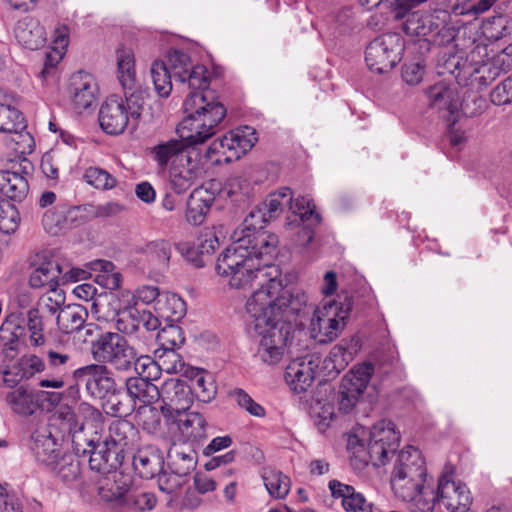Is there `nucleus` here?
<instances>
[{"mask_svg": "<svg viewBox=\"0 0 512 512\" xmlns=\"http://www.w3.org/2000/svg\"><path fill=\"white\" fill-rule=\"evenodd\" d=\"M277 245L278 237L272 233L238 237L219 255L216 272L234 289L246 291L264 285L281 276L279 267L269 263Z\"/></svg>", "mask_w": 512, "mask_h": 512, "instance_id": "nucleus-1", "label": "nucleus"}, {"mask_svg": "<svg viewBox=\"0 0 512 512\" xmlns=\"http://www.w3.org/2000/svg\"><path fill=\"white\" fill-rule=\"evenodd\" d=\"M308 297L299 289H285L281 276L254 288L245 310L254 330L287 323L283 318L297 315Z\"/></svg>", "mask_w": 512, "mask_h": 512, "instance_id": "nucleus-2", "label": "nucleus"}, {"mask_svg": "<svg viewBox=\"0 0 512 512\" xmlns=\"http://www.w3.org/2000/svg\"><path fill=\"white\" fill-rule=\"evenodd\" d=\"M390 484L398 499L410 503L412 512L433 511V487L427 482L425 460L418 448L407 446L398 453Z\"/></svg>", "mask_w": 512, "mask_h": 512, "instance_id": "nucleus-3", "label": "nucleus"}, {"mask_svg": "<svg viewBox=\"0 0 512 512\" xmlns=\"http://www.w3.org/2000/svg\"><path fill=\"white\" fill-rule=\"evenodd\" d=\"M125 99L112 95L101 105L99 110V124L102 130L109 135L122 134L131 125L137 127L141 116L144 98L134 94H124Z\"/></svg>", "mask_w": 512, "mask_h": 512, "instance_id": "nucleus-4", "label": "nucleus"}, {"mask_svg": "<svg viewBox=\"0 0 512 512\" xmlns=\"http://www.w3.org/2000/svg\"><path fill=\"white\" fill-rule=\"evenodd\" d=\"M88 449H83L84 454H89V466L92 470L106 474L105 484L98 487L100 497L106 501L118 500L123 492L119 487H115L116 473L113 471L121 463L119 452L113 450L105 442H100L98 438H92L87 441Z\"/></svg>", "mask_w": 512, "mask_h": 512, "instance_id": "nucleus-5", "label": "nucleus"}, {"mask_svg": "<svg viewBox=\"0 0 512 512\" xmlns=\"http://www.w3.org/2000/svg\"><path fill=\"white\" fill-rule=\"evenodd\" d=\"M91 354L98 364H108L118 371L133 366L136 349L119 333L103 332L91 344Z\"/></svg>", "mask_w": 512, "mask_h": 512, "instance_id": "nucleus-6", "label": "nucleus"}, {"mask_svg": "<svg viewBox=\"0 0 512 512\" xmlns=\"http://www.w3.org/2000/svg\"><path fill=\"white\" fill-rule=\"evenodd\" d=\"M404 39L398 33H385L373 39L366 47L367 67L375 73L391 71L402 59Z\"/></svg>", "mask_w": 512, "mask_h": 512, "instance_id": "nucleus-7", "label": "nucleus"}, {"mask_svg": "<svg viewBox=\"0 0 512 512\" xmlns=\"http://www.w3.org/2000/svg\"><path fill=\"white\" fill-rule=\"evenodd\" d=\"M349 307L341 303L329 301L316 307L311 318V335L319 343L334 341L346 326Z\"/></svg>", "mask_w": 512, "mask_h": 512, "instance_id": "nucleus-8", "label": "nucleus"}, {"mask_svg": "<svg viewBox=\"0 0 512 512\" xmlns=\"http://www.w3.org/2000/svg\"><path fill=\"white\" fill-rule=\"evenodd\" d=\"M434 509L432 512H466L471 503V493L465 483L455 480L452 473L445 472L438 479L437 490L433 489Z\"/></svg>", "mask_w": 512, "mask_h": 512, "instance_id": "nucleus-9", "label": "nucleus"}, {"mask_svg": "<svg viewBox=\"0 0 512 512\" xmlns=\"http://www.w3.org/2000/svg\"><path fill=\"white\" fill-rule=\"evenodd\" d=\"M399 440V433L391 421L383 420L375 424L364 454L367 463L370 462L375 467L384 466L389 460V455L395 453Z\"/></svg>", "mask_w": 512, "mask_h": 512, "instance_id": "nucleus-10", "label": "nucleus"}, {"mask_svg": "<svg viewBox=\"0 0 512 512\" xmlns=\"http://www.w3.org/2000/svg\"><path fill=\"white\" fill-rule=\"evenodd\" d=\"M255 332L259 336L256 357L268 366H274L283 359L287 342L291 334V327L288 323H282L277 326L257 329Z\"/></svg>", "mask_w": 512, "mask_h": 512, "instance_id": "nucleus-11", "label": "nucleus"}, {"mask_svg": "<svg viewBox=\"0 0 512 512\" xmlns=\"http://www.w3.org/2000/svg\"><path fill=\"white\" fill-rule=\"evenodd\" d=\"M167 66L176 81L187 84L191 91L207 89L208 70L203 65H193L188 54L171 50L167 55Z\"/></svg>", "mask_w": 512, "mask_h": 512, "instance_id": "nucleus-12", "label": "nucleus"}, {"mask_svg": "<svg viewBox=\"0 0 512 512\" xmlns=\"http://www.w3.org/2000/svg\"><path fill=\"white\" fill-rule=\"evenodd\" d=\"M159 399L162 401L160 413L166 424H173L176 417L189 411L193 403L191 389L185 382L175 379L163 383Z\"/></svg>", "mask_w": 512, "mask_h": 512, "instance_id": "nucleus-13", "label": "nucleus"}, {"mask_svg": "<svg viewBox=\"0 0 512 512\" xmlns=\"http://www.w3.org/2000/svg\"><path fill=\"white\" fill-rule=\"evenodd\" d=\"M184 113H191L205 125L217 132V127L226 115L225 107L214 97H209L206 89L191 91L184 103Z\"/></svg>", "mask_w": 512, "mask_h": 512, "instance_id": "nucleus-14", "label": "nucleus"}, {"mask_svg": "<svg viewBox=\"0 0 512 512\" xmlns=\"http://www.w3.org/2000/svg\"><path fill=\"white\" fill-rule=\"evenodd\" d=\"M73 377L85 383V389L92 398L103 399L117 391L112 371L104 364H89L77 368Z\"/></svg>", "mask_w": 512, "mask_h": 512, "instance_id": "nucleus-15", "label": "nucleus"}, {"mask_svg": "<svg viewBox=\"0 0 512 512\" xmlns=\"http://www.w3.org/2000/svg\"><path fill=\"white\" fill-rule=\"evenodd\" d=\"M32 171L33 164L26 158L14 163L9 170L0 171V192L13 201H23L29 192Z\"/></svg>", "mask_w": 512, "mask_h": 512, "instance_id": "nucleus-16", "label": "nucleus"}, {"mask_svg": "<svg viewBox=\"0 0 512 512\" xmlns=\"http://www.w3.org/2000/svg\"><path fill=\"white\" fill-rule=\"evenodd\" d=\"M125 296L128 297L127 302L134 305V307H136L139 302L148 305L153 303L159 297L164 298L166 317L173 319H179L185 313V303L178 295L173 293H165L161 295L158 287L153 285L140 286L134 293L129 291L123 292V297ZM161 302L162 299L158 301V304Z\"/></svg>", "mask_w": 512, "mask_h": 512, "instance_id": "nucleus-17", "label": "nucleus"}, {"mask_svg": "<svg viewBox=\"0 0 512 512\" xmlns=\"http://www.w3.org/2000/svg\"><path fill=\"white\" fill-rule=\"evenodd\" d=\"M68 90L73 108L78 113L95 106L98 86L91 74L83 71L74 73L70 78Z\"/></svg>", "mask_w": 512, "mask_h": 512, "instance_id": "nucleus-18", "label": "nucleus"}, {"mask_svg": "<svg viewBox=\"0 0 512 512\" xmlns=\"http://www.w3.org/2000/svg\"><path fill=\"white\" fill-rule=\"evenodd\" d=\"M429 105L432 108L444 111L443 118L455 124L458 117L459 98L455 89L446 81L438 82L425 91Z\"/></svg>", "mask_w": 512, "mask_h": 512, "instance_id": "nucleus-19", "label": "nucleus"}, {"mask_svg": "<svg viewBox=\"0 0 512 512\" xmlns=\"http://www.w3.org/2000/svg\"><path fill=\"white\" fill-rule=\"evenodd\" d=\"M46 394L44 391L22 385L8 392L5 396V401L14 414L21 417H29L41 409Z\"/></svg>", "mask_w": 512, "mask_h": 512, "instance_id": "nucleus-20", "label": "nucleus"}, {"mask_svg": "<svg viewBox=\"0 0 512 512\" xmlns=\"http://www.w3.org/2000/svg\"><path fill=\"white\" fill-rule=\"evenodd\" d=\"M167 425L171 429V440L179 436L184 442L195 443L207 437L206 419L198 412L187 411Z\"/></svg>", "mask_w": 512, "mask_h": 512, "instance_id": "nucleus-21", "label": "nucleus"}, {"mask_svg": "<svg viewBox=\"0 0 512 512\" xmlns=\"http://www.w3.org/2000/svg\"><path fill=\"white\" fill-rule=\"evenodd\" d=\"M139 439L138 429L130 421L120 419L111 423L104 442L123 458V453L132 452L138 447Z\"/></svg>", "mask_w": 512, "mask_h": 512, "instance_id": "nucleus-22", "label": "nucleus"}, {"mask_svg": "<svg viewBox=\"0 0 512 512\" xmlns=\"http://www.w3.org/2000/svg\"><path fill=\"white\" fill-rule=\"evenodd\" d=\"M169 186L177 194H183L190 189L201 174L197 157L189 154L185 160L169 167Z\"/></svg>", "mask_w": 512, "mask_h": 512, "instance_id": "nucleus-23", "label": "nucleus"}, {"mask_svg": "<svg viewBox=\"0 0 512 512\" xmlns=\"http://www.w3.org/2000/svg\"><path fill=\"white\" fill-rule=\"evenodd\" d=\"M226 156L218 163H230L245 155L257 142L255 129L250 126L236 128L223 136Z\"/></svg>", "mask_w": 512, "mask_h": 512, "instance_id": "nucleus-24", "label": "nucleus"}, {"mask_svg": "<svg viewBox=\"0 0 512 512\" xmlns=\"http://www.w3.org/2000/svg\"><path fill=\"white\" fill-rule=\"evenodd\" d=\"M316 364L312 359L299 357L292 360L285 370V381L295 393H304L312 385Z\"/></svg>", "mask_w": 512, "mask_h": 512, "instance_id": "nucleus-25", "label": "nucleus"}, {"mask_svg": "<svg viewBox=\"0 0 512 512\" xmlns=\"http://www.w3.org/2000/svg\"><path fill=\"white\" fill-rule=\"evenodd\" d=\"M116 76L124 94L137 93L143 96L137 81L135 56L130 48L120 47L116 50Z\"/></svg>", "mask_w": 512, "mask_h": 512, "instance_id": "nucleus-26", "label": "nucleus"}, {"mask_svg": "<svg viewBox=\"0 0 512 512\" xmlns=\"http://www.w3.org/2000/svg\"><path fill=\"white\" fill-rule=\"evenodd\" d=\"M181 138L163 141L150 149L152 159L157 163L161 170L167 169L169 166L178 164L192 152Z\"/></svg>", "mask_w": 512, "mask_h": 512, "instance_id": "nucleus-27", "label": "nucleus"}, {"mask_svg": "<svg viewBox=\"0 0 512 512\" xmlns=\"http://www.w3.org/2000/svg\"><path fill=\"white\" fill-rule=\"evenodd\" d=\"M33 263L35 268L30 274L29 284L32 288L55 290L58 288V278L62 273L59 263L54 259H46L40 255Z\"/></svg>", "mask_w": 512, "mask_h": 512, "instance_id": "nucleus-28", "label": "nucleus"}, {"mask_svg": "<svg viewBox=\"0 0 512 512\" xmlns=\"http://www.w3.org/2000/svg\"><path fill=\"white\" fill-rule=\"evenodd\" d=\"M18 43L29 50H38L46 43V32L40 22L31 16L19 20L15 27Z\"/></svg>", "mask_w": 512, "mask_h": 512, "instance_id": "nucleus-29", "label": "nucleus"}, {"mask_svg": "<svg viewBox=\"0 0 512 512\" xmlns=\"http://www.w3.org/2000/svg\"><path fill=\"white\" fill-rule=\"evenodd\" d=\"M444 20L440 19L437 12L417 11L408 16L403 24L407 35L427 38L439 32Z\"/></svg>", "mask_w": 512, "mask_h": 512, "instance_id": "nucleus-30", "label": "nucleus"}, {"mask_svg": "<svg viewBox=\"0 0 512 512\" xmlns=\"http://www.w3.org/2000/svg\"><path fill=\"white\" fill-rule=\"evenodd\" d=\"M185 114L186 116L178 124L176 131L187 146L203 144L216 134V132L207 127L204 122H201V119L196 118L191 113Z\"/></svg>", "mask_w": 512, "mask_h": 512, "instance_id": "nucleus-31", "label": "nucleus"}, {"mask_svg": "<svg viewBox=\"0 0 512 512\" xmlns=\"http://www.w3.org/2000/svg\"><path fill=\"white\" fill-rule=\"evenodd\" d=\"M29 448L38 462L49 467L55 465L59 452L50 433L34 431L29 439Z\"/></svg>", "mask_w": 512, "mask_h": 512, "instance_id": "nucleus-32", "label": "nucleus"}, {"mask_svg": "<svg viewBox=\"0 0 512 512\" xmlns=\"http://www.w3.org/2000/svg\"><path fill=\"white\" fill-rule=\"evenodd\" d=\"M374 372L371 363L355 365L343 378L340 384L342 393H352L361 396L366 390Z\"/></svg>", "mask_w": 512, "mask_h": 512, "instance_id": "nucleus-33", "label": "nucleus"}, {"mask_svg": "<svg viewBox=\"0 0 512 512\" xmlns=\"http://www.w3.org/2000/svg\"><path fill=\"white\" fill-rule=\"evenodd\" d=\"M125 385L127 395L134 405H136V401H139L146 406L159 399L160 389L150 379L130 377L126 380Z\"/></svg>", "mask_w": 512, "mask_h": 512, "instance_id": "nucleus-34", "label": "nucleus"}, {"mask_svg": "<svg viewBox=\"0 0 512 512\" xmlns=\"http://www.w3.org/2000/svg\"><path fill=\"white\" fill-rule=\"evenodd\" d=\"M139 425L148 434L163 440H171L170 426L166 425V420H161L158 410L146 405L141 407L138 412Z\"/></svg>", "mask_w": 512, "mask_h": 512, "instance_id": "nucleus-35", "label": "nucleus"}, {"mask_svg": "<svg viewBox=\"0 0 512 512\" xmlns=\"http://www.w3.org/2000/svg\"><path fill=\"white\" fill-rule=\"evenodd\" d=\"M88 312L85 307L79 304L64 306L56 317L58 329L65 334L79 331L85 324Z\"/></svg>", "mask_w": 512, "mask_h": 512, "instance_id": "nucleus-36", "label": "nucleus"}, {"mask_svg": "<svg viewBox=\"0 0 512 512\" xmlns=\"http://www.w3.org/2000/svg\"><path fill=\"white\" fill-rule=\"evenodd\" d=\"M213 203V197L207 190L195 189L187 201L186 219L190 224L200 225Z\"/></svg>", "mask_w": 512, "mask_h": 512, "instance_id": "nucleus-37", "label": "nucleus"}, {"mask_svg": "<svg viewBox=\"0 0 512 512\" xmlns=\"http://www.w3.org/2000/svg\"><path fill=\"white\" fill-rule=\"evenodd\" d=\"M512 69V45L482 62V84L495 80L500 74Z\"/></svg>", "mask_w": 512, "mask_h": 512, "instance_id": "nucleus-38", "label": "nucleus"}, {"mask_svg": "<svg viewBox=\"0 0 512 512\" xmlns=\"http://www.w3.org/2000/svg\"><path fill=\"white\" fill-rule=\"evenodd\" d=\"M191 396L194 394L197 399L204 403L212 401L217 393V388L211 374L201 369H192L190 375Z\"/></svg>", "mask_w": 512, "mask_h": 512, "instance_id": "nucleus-39", "label": "nucleus"}, {"mask_svg": "<svg viewBox=\"0 0 512 512\" xmlns=\"http://www.w3.org/2000/svg\"><path fill=\"white\" fill-rule=\"evenodd\" d=\"M90 269L95 272V282L109 290L118 289L122 282V275L115 270V265L107 260H94L89 263Z\"/></svg>", "mask_w": 512, "mask_h": 512, "instance_id": "nucleus-40", "label": "nucleus"}, {"mask_svg": "<svg viewBox=\"0 0 512 512\" xmlns=\"http://www.w3.org/2000/svg\"><path fill=\"white\" fill-rule=\"evenodd\" d=\"M353 351L350 349V343L342 340L335 345L324 359V369L328 374H339L353 360Z\"/></svg>", "mask_w": 512, "mask_h": 512, "instance_id": "nucleus-41", "label": "nucleus"}, {"mask_svg": "<svg viewBox=\"0 0 512 512\" xmlns=\"http://www.w3.org/2000/svg\"><path fill=\"white\" fill-rule=\"evenodd\" d=\"M269 221L271 219L260 203L249 212L242 223V227L234 232V239L237 240L238 237L244 236L252 237V235L259 233H269L263 230L264 225Z\"/></svg>", "mask_w": 512, "mask_h": 512, "instance_id": "nucleus-42", "label": "nucleus"}, {"mask_svg": "<svg viewBox=\"0 0 512 512\" xmlns=\"http://www.w3.org/2000/svg\"><path fill=\"white\" fill-rule=\"evenodd\" d=\"M475 52L472 51L469 57L462 60L458 72L455 74V80L461 87H467L471 91L480 89V77L477 74L480 71V64L475 61Z\"/></svg>", "mask_w": 512, "mask_h": 512, "instance_id": "nucleus-43", "label": "nucleus"}, {"mask_svg": "<svg viewBox=\"0 0 512 512\" xmlns=\"http://www.w3.org/2000/svg\"><path fill=\"white\" fill-rule=\"evenodd\" d=\"M261 476L265 488L271 497L283 499L288 495L291 488V482L290 479L281 471L264 468Z\"/></svg>", "mask_w": 512, "mask_h": 512, "instance_id": "nucleus-44", "label": "nucleus"}, {"mask_svg": "<svg viewBox=\"0 0 512 512\" xmlns=\"http://www.w3.org/2000/svg\"><path fill=\"white\" fill-rule=\"evenodd\" d=\"M145 255L149 264L158 271L168 267L171 257V245L167 240H155L145 246Z\"/></svg>", "mask_w": 512, "mask_h": 512, "instance_id": "nucleus-45", "label": "nucleus"}, {"mask_svg": "<svg viewBox=\"0 0 512 512\" xmlns=\"http://www.w3.org/2000/svg\"><path fill=\"white\" fill-rule=\"evenodd\" d=\"M293 200V192L289 187H280L271 192L261 203L271 220L280 216L285 207Z\"/></svg>", "mask_w": 512, "mask_h": 512, "instance_id": "nucleus-46", "label": "nucleus"}, {"mask_svg": "<svg viewBox=\"0 0 512 512\" xmlns=\"http://www.w3.org/2000/svg\"><path fill=\"white\" fill-rule=\"evenodd\" d=\"M134 335L143 344L152 338V333L160 326L159 319L148 310H139L138 317H133Z\"/></svg>", "mask_w": 512, "mask_h": 512, "instance_id": "nucleus-47", "label": "nucleus"}, {"mask_svg": "<svg viewBox=\"0 0 512 512\" xmlns=\"http://www.w3.org/2000/svg\"><path fill=\"white\" fill-rule=\"evenodd\" d=\"M154 89L160 97H168L172 91V75L165 62L155 60L150 69Z\"/></svg>", "mask_w": 512, "mask_h": 512, "instance_id": "nucleus-48", "label": "nucleus"}, {"mask_svg": "<svg viewBox=\"0 0 512 512\" xmlns=\"http://www.w3.org/2000/svg\"><path fill=\"white\" fill-rule=\"evenodd\" d=\"M168 463L170 469L180 476H187L196 466V454L194 451H181L177 448L168 452Z\"/></svg>", "mask_w": 512, "mask_h": 512, "instance_id": "nucleus-49", "label": "nucleus"}, {"mask_svg": "<svg viewBox=\"0 0 512 512\" xmlns=\"http://www.w3.org/2000/svg\"><path fill=\"white\" fill-rule=\"evenodd\" d=\"M155 358L158 361L159 372L177 374L185 371V363L176 349L159 348L155 350Z\"/></svg>", "mask_w": 512, "mask_h": 512, "instance_id": "nucleus-50", "label": "nucleus"}, {"mask_svg": "<svg viewBox=\"0 0 512 512\" xmlns=\"http://www.w3.org/2000/svg\"><path fill=\"white\" fill-rule=\"evenodd\" d=\"M162 462V457L156 453L139 451L133 455L135 469L145 478L154 477L159 472Z\"/></svg>", "mask_w": 512, "mask_h": 512, "instance_id": "nucleus-51", "label": "nucleus"}, {"mask_svg": "<svg viewBox=\"0 0 512 512\" xmlns=\"http://www.w3.org/2000/svg\"><path fill=\"white\" fill-rule=\"evenodd\" d=\"M106 398L107 399L103 404V409L106 414L113 417L128 416L135 408L132 400L127 399V397L121 394L118 390L109 394Z\"/></svg>", "mask_w": 512, "mask_h": 512, "instance_id": "nucleus-52", "label": "nucleus"}, {"mask_svg": "<svg viewBox=\"0 0 512 512\" xmlns=\"http://www.w3.org/2000/svg\"><path fill=\"white\" fill-rule=\"evenodd\" d=\"M289 209L295 215H298L301 222L311 221L312 223L319 224L321 221L320 215L316 212V206L313 199L308 195L298 196L293 198L289 203Z\"/></svg>", "mask_w": 512, "mask_h": 512, "instance_id": "nucleus-53", "label": "nucleus"}, {"mask_svg": "<svg viewBox=\"0 0 512 512\" xmlns=\"http://www.w3.org/2000/svg\"><path fill=\"white\" fill-rule=\"evenodd\" d=\"M26 328L29 333V341L33 347L43 346L46 342L44 334L43 318L37 308H31L27 312Z\"/></svg>", "mask_w": 512, "mask_h": 512, "instance_id": "nucleus-54", "label": "nucleus"}, {"mask_svg": "<svg viewBox=\"0 0 512 512\" xmlns=\"http://www.w3.org/2000/svg\"><path fill=\"white\" fill-rule=\"evenodd\" d=\"M85 182L100 190H111L117 185V179L108 171L99 167H89L83 174Z\"/></svg>", "mask_w": 512, "mask_h": 512, "instance_id": "nucleus-55", "label": "nucleus"}, {"mask_svg": "<svg viewBox=\"0 0 512 512\" xmlns=\"http://www.w3.org/2000/svg\"><path fill=\"white\" fill-rule=\"evenodd\" d=\"M335 416L334 405L329 401L316 400L311 406V417L320 432H324Z\"/></svg>", "mask_w": 512, "mask_h": 512, "instance_id": "nucleus-56", "label": "nucleus"}, {"mask_svg": "<svg viewBox=\"0 0 512 512\" xmlns=\"http://www.w3.org/2000/svg\"><path fill=\"white\" fill-rule=\"evenodd\" d=\"M20 215L17 208L8 200L0 198V231L14 233L19 226Z\"/></svg>", "mask_w": 512, "mask_h": 512, "instance_id": "nucleus-57", "label": "nucleus"}, {"mask_svg": "<svg viewBox=\"0 0 512 512\" xmlns=\"http://www.w3.org/2000/svg\"><path fill=\"white\" fill-rule=\"evenodd\" d=\"M133 317H138V309L134 307V305H131V303L127 302L117 310L114 318V326L120 335H134Z\"/></svg>", "mask_w": 512, "mask_h": 512, "instance_id": "nucleus-58", "label": "nucleus"}, {"mask_svg": "<svg viewBox=\"0 0 512 512\" xmlns=\"http://www.w3.org/2000/svg\"><path fill=\"white\" fill-rule=\"evenodd\" d=\"M156 338L160 348L179 349L185 342L182 328L174 324L163 327Z\"/></svg>", "mask_w": 512, "mask_h": 512, "instance_id": "nucleus-59", "label": "nucleus"}, {"mask_svg": "<svg viewBox=\"0 0 512 512\" xmlns=\"http://www.w3.org/2000/svg\"><path fill=\"white\" fill-rule=\"evenodd\" d=\"M26 128L22 113L10 106L0 105V132L8 133Z\"/></svg>", "mask_w": 512, "mask_h": 512, "instance_id": "nucleus-60", "label": "nucleus"}, {"mask_svg": "<svg viewBox=\"0 0 512 512\" xmlns=\"http://www.w3.org/2000/svg\"><path fill=\"white\" fill-rule=\"evenodd\" d=\"M47 366L56 375H63L74 366L71 354L57 349H49L46 352Z\"/></svg>", "mask_w": 512, "mask_h": 512, "instance_id": "nucleus-61", "label": "nucleus"}, {"mask_svg": "<svg viewBox=\"0 0 512 512\" xmlns=\"http://www.w3.org/2000/svg\"><path fill=\"white\" fill-rule=\"evenodd\" d=\"M482 36L488 41H496L506 36V18L498 15L483 20Z\"/></svg>", "mask_w": 512, "mask_h": 512, "instance_id": "nucleus-62", "label": "nucleus"}, {"mask_svg": "<svg viewBox=\"0 0 512 512\" xmlns=\"http://www.w3.org/2000/svg\"><path fill=\"white\" fill-rule=\"evenodd\" d=\"M157 359H152L150 356L141 355L138 356L136 353L135 360L133 361V366L136 373L140 378H146L150 380H156L160 376L159 367H158Z\"/></svg>", "mask_w": 512, "mask_h": 512, "instance_id": "nucleus-63", "label": "nucleus"}, {"mask_svg": "<svg viewBox=\"0 0 512 512\" xmlns=\"http://www.w3.org/2000/svg\"><path fill=\"white\" fill-rule=\"evenodd\" d=\"M65 295L62 290H48V293L40 298L39 306L50 315L58 314L64 307Z\"/></svg>", "mask_w": 512, "mask_h": 512, "instance_id": "nucleus-64", "label": "nucleus"}]
</instances>
